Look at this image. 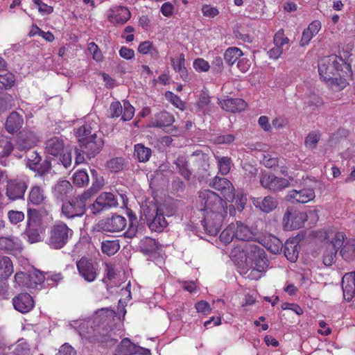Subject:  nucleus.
<instances>
[{"label": "nucleus", "instance_id": "1", "mask_svg": "<svg viewBox=\"0 0 355 355\" xmlns=\"http://www.w3.org/2000/svg\"><path fill=\"white\" fill-rule=\"evenodd\" d=\"M73 234L72 229L63 221L58 220L49 227L46 243L51 249L60 250L69 243Z\"/></svg>", "mask_w": 355, "mask_h": 355}, {"label": "nucleus", "instance_id": "2", "mask_svg": "<svg viewBox=\"0 0 355 355\" xmlns=\"http://www.w3.org/2000/svg\"><path fill=\"white\" fill-rule=\"evenodd\" d=\"M142 214L152 231L161 232L168 225L164 216L163 207L154 202L143 205Z\"/></svg>", "mask_w": 355, "mask_h": 355}, {"label": "nucleus", "instance_id": "3", "mask_svg": "<svg viewBox=\"0 0 355 355\" xmlns=\"http://www.w3.org/2000/svg\"><path fill=\"white\" fill-rule=\"evenodd\" d=\"M197 202L200 210L205 213L211 211H223L227 204L218 194L211 190L200 191L198 193Z\"/></svg>", "mask_w": 355, "mask_h": 355}, {"label": "nucleus", "instance_id": "4", "mask_svg": "<svg viewBox=\"0 0 355 355\" xmlns=\"http://www.w3.org/2000/svg\"><path fill=\"white\" fill-rule=\"evenodd\" d=\"M90 198L83 192L76 196L64 201L62 205V214L67 218L81 217L86 212V203Z\"/></svg>", "mask_w": 355, "mask_h": 355}, {"label": "nucleus", "instance_id": "5", "mask_svg": "<svg viewBox=\"0 0 355 355\" xmlns=\"http://www.w3.org/2000/svg\"><path fill=\"white\" fill-rule=\"evenodd\" d=\"M247 266H256L259 268H267L268 260L263 248L255 243H246L243 249Z\"/></svg>", "mask_w": 355, "mask_h": 355}, {"label": "nucleus", "instance_id": "6", "mask_svg": "<svg viewBox=\"0 0 355 355\" xmlns=\"http://www.w3.org/2000/svg\"><path fill=\"white\" fill-rule=\"evenodd\" d=\"M297 182L293 178L289 177L288 179L277 177L273 174H263L260 178L261 185L266 189L271 192L275 193L281 191L289 186H295L293 183Z\"/></svg>", "mask_w": 355, "mask_h": 355}, {"label": "nucleus", "instance_id": "7", "mask_svg": "<svg viewBox=\"0 0 355 355\" xmlns=\"http://www.w3.org/2000/svg\"><path fill=\"white\" fill-rule=\"evenodd\" d=\"M226 214L223 211H211L204 214L201 223L205 232L210 236H216L220 232Z\"/></svg>", "mask_w": 355, "mask_h": 355}, {"label": "nucleus", "instance_id": "8", "mask_svg": "<svg viewBox=\"0 0 355 355\" xmlns=\"http://www.w3.org/2000/svg\"><path fill=\"white\" fill-rule=\"evenodd\" d=\"M340 68V63L335 55H330L320 60L318 64L319 74L325 82L331 79H335L338 75Z\"/></svg>", "mask_w": 355, "mask_h": 355}, {"label": "nucleus", "instance_id": "9", "mask_svg": "<svg viewBox=\"0 0 355 355\" xmlns=\"http://www.w3.org/2000/svg\"><path fill=\"white\" fill-rule=\"evenodd\" d=\"M306 215L292 207L287 209L283 217V224L286 230H297L302 227L306 220Z\"/></svg>", "mask_w": 355, "mask_h": 355}, {"label": "nucleus", "instance_id": "10", "mask_svg": "<svg viewBox=\"0 0 355 355\" xmlns=\"http://www.w3.org/2000/svg\"><path fill=\"white\" fill-rule=\"evenodd\" d=\"M79 275L88 282H94L98 273V263L86 257H82L76 263Z\"/></svg>", "mask_w": 355, "mask_h": 355}, {"label": "nucleus", "instance_id": "11", "mask_svg": "<svg viewBox=\"0 0 355 355\" xmlns=\"http://www.w3.org/2000/svg\"><path fill=\"white\" fill-rule=\"evenodd\" d=\"M345 238V235L338 232L331 239L323 255V263L325 266H331L335 262L338 250L343 245Z\"/></svg>", "mask_w": 355, "mask_h": 355}, {"label": "nucleus", "instance_id": "12", "mask_svg": "<svg viewBox=\"0 0 355 355\" xmlns=\"http://www.w3.org/2000/svg\"><path fill=\"white\" fill-rule=\"evenodd\" d=\"M126 226V219L119 215H113L111 217L101 220L97 227L99 230L108 232H119Z\"/></svg>", "mask_w": 355, "mask_h": 355}, {"label": "nucleus", "instance_id": "13", "mask_svg": "<svg viewBox=\"0 0 355 355\" xmlns=\"http://www.w3.org/2000/svg\"><path fill=\"white\" fill-rule=\"evenodd\" d=\"M46 152L49 155H71L69 146L65 145L62 139L54 137L46 142Z\"/></svg>", "mask_w": 355, "mask_h": 355}, {"label": "nucleus", "instance_id": "14", "mask_svg": "<svg viewBox=\"0 0 355 355\" xmlns=\"http://www.w3.org/2000/svg\"><path fill=\"white\" fill-rule=\"evenodd\" d=\"M117 205L118 202L114 195L112 193L104 192L102 193L93 203V213L96 214L103 209L116 207Z\"/></svg>", "mask_w": 355, "mask_h": 355}, {"label": "nucleus", "instance_id": "15", "mask_svg": "<svg viewBox=\"0 0 355 355\" xmlns=\"http://www.w3.org/2000/svg\"><path fill=\"white\" fill-rule=\"evenodd\" d=\"M26 189L27 185L23 180H9L6 185V196L11 200L22 198Z\"/></svg>", "mask_w": 355, "mask_h": 355}, {"label": "nucleus", "instance_id": "16", "mask_svg": "<svg viewBox=\"0 0 355 355\" xmlns=\"http://www.w3.org/2000/svg\"><path fill=\"white\" fill-rule=\"evenodd\" d=\"M131 14L128 9L124 6H114L110 8L107 13L108 20L116 24H123L130 18Z\"/></svg>", "mask_w": 355, "mask_h": 355}, {"label": "nucleus", "instance_id": "17", "mask_svg": "<svg viewBox=\"0 0 355 355\" xmlns=\"http://www.w3.org/2000/svg\"><path fill=\"white\" fill-rule=\"evenodd\" d=\"M73 186L69 181L59 180L53 187V195L59 201L64 202L72 194Z\"/></svg>", "mask_w": 355, "mask_h": 355}, {"label": "nucleus", "instance_id": "18", "mask_svg": "<svg viewBox=\"0 0 355 355\" xmlns=\"http://www.w3.org/2000/svg\"><path fill=\"white\" fill-rule=\"evenodd\" d=\"M83 145L87 151L83 150V153L89 155V154H98L104 145V141L101 137H98L95 133L91 135L89 137L83 139Z\"/></svg>", "mask_w": 355, "mask_h": 355}, {"label": "nucleus", "instance_id": "19", "mask_svg": "<svg viewBox=\"0 0 355 355\" xmlns=\"http://www.w3.org/2000/svg\"><path fill=\"white\" fill-rule=\"evenodd\" d=\"M315 197L314 190L310 188L300 190L293 189L290 191L287 195L288 200L299 203H306L313 200Z\"/></svg>", "mask_w": 355, "mask_h": 355}, {"label": "nucleus", "instance_id": "20", "mask_svg": "<svg viewBox=\"0 0 355 355\" xmlns=\"http://www.w3.org/2000/svg\"><path fill=\"white\" fill-rule=\"evenodd\" d=\"M28 159L26 165L33 171L37 172L40 175L47 173L51 167V161L48 157H33Z\"/></svg>", "mask_w": 355, "mask_h": 355}, {"label": "nucleus", "instance_id": "21", "mask_svg": "<svg viewBox=\"0 0 355 355\" xmlns=\"http://www.w3.org/2000/svg\"><path fill=\"white\" fill-rule=\"evenodd\" d=\"M14 307L21 313H27L34 306V302L32 297L28 293H21L13 298Z\"/></svg>", "mask_w": 355, "mask_h": 355}, {"label": "nucleus", "instance_id": "22", "mask_svg": "<svg viewBox=\"0 0 355 355\" xmlns=\"http://www.w3.org/2000/svg\"><path fill=\"white\" fill-rule=\"evenodd\" d=\"M344 298L349 302L355 293V271L345 274L342 279Z\"/></svg>", "mask_w": 355, "mask_h": 355}, {"label": "nucleus", "instance_id": "23", "mask_svg": "<svg viewBox=\"0 0 355 355\" xmlns=\"http://www.w3.org/2000/svg\"><path fill=\"white\" fill-rule=\"evenodd\" d=\"M38 141L36 135L31 130H22L17 135V144L20 150L31 148Z\"/></svg>", "mask_w": 355, "mask_h": 355}, {"label": "nucleus", "instance_id": "24", "mask_svg": "<svg viewBox=\"0 0 355 355\" xmlns=\"http://www.w3.org/2000/svg\"><path fill=\"white\" fill-rule=\"evenodd\" d=\"M252 203L257 208L266 213L273 211L278 205L277 199L271 196H267L263 198H253Z\"/></svg>", "mask_w": 355, "mask_h": 355}, {"label": "nucleus", "instance_id": "25", "mask_svg": "<svg viewBox=\"0 0 355 355\" xmlns=\"http://www.w3.org/2000/svg\"><path fill=\"white\" fill-rule=\"evenodd\" d=\"M211 186L214 189L223 192V196L227 200L234 197L232 195L233 186L227 178L216 176L211 183Z\"/></svg>", "mask_w": 355, "mask_h": 355}, {"label": "nucleus", "instance_id": "26", "mask_svg": "<svg viewBox=\"0 0 355 355\" xmlns=\"http://www.w3.org/2000/svg\"><path fill=\"white\" fill-rule=\"evenodd\" d=\"M24 124L23 116L13 111L7 117L5 128L10 134H14L21 129Z\"/></svg>", "mask_w": 355, "mask_h": 355}, {"label": "nucleus", "instance_id": "27", "mask_svg": "<svg viewBox=\"0 0 355 355\" xmlns=\"http://www.w3.org/2000/svg\"><path fill=\"white\" fill-rule=\"evenodd\" d=\"M45 215H47V211L45 210L28 208L26 226L44 227L43 218Z\"/></svg>", "mask_w": 355, "mask_h": 355}, {"label": "nucleus", "instance_id": "28", "mask_svg": "<svg viewBox=\"0 0 355 355\" xmlns=\"http://www.w3.org/2000/svg\"><path fill=\"white\" fill-rule=\"evenodd\" d=\"M221 107L230 112H236L244 110L247 103L241 98H227L220 101Z\"/></svg>", "mask_w": 355, "mask_h": 355}, {"label": "nucleus", "instance_id": "29", "mask_svg": "<svg viewBox=\"0 0 355 355\" xmlns=\"http://www.w3.org/2000/svg\"><path fill=\"white\" fill-rule=\"evenodd\" d=\"M299 248L297 239L294 238L288 239L284 246V253L286 259L291 262H295L298 258Z\"/></svg>", "mask_w": 355, "mask_h": 355}, {"label": "nucleus", "instance_id": "30", "mask_svg": "<svg viewBox=\"0 0 355 355\" xmlns=\"http://www.w3.org/2000/svg\"><path fill=\"white\" fill-rule=\"evenodd\" d=\"M234 225V238L241 240L249 241L253 238V234L250 228L244 225L241 221H237L236 223H232Z\"/></svg>", "mask_w": 355, "mask_h": 355}, {"label": "nucleus", "instance_id": "31", "mask_svg": "<svg viewBox=\"0 0 355 355\" xmlns=\"http://www.w3.org/2000/svg\"><path fill=\"white\" fill-rule=\"evenodd\" d=\"M21 242L14 236L0 237V249L7 252H14L20 250Z\"/></svg>", "mask_w": 355, "mask_h": 355}, {"label": "nucleus", "instance_id": "32", "mask_svg": "<svg viewBox=\"0 0 355 355\" xmlns=\"http://www.w3.org/2000/svg\"><path fill=\"white\" fill-rule=\"evenodd\" d=\"M44 227L26 226L25 234L30 243H35L42 241Z\"/></svg>", "mask_w": 355, "mask_h": 355}, {"label": "nucleus", "instance_id": "33", "mask_svg": "<svg viewBox=\"0 0 355 355\" xmlns=\"http://www.w3.org/2000/svg\"><path fill=\"white\" fill-rule=\"evenodd\" d=\"M263 246L272 254H277L283 249L282 242L276 236L269 235L263 239Z\"/></svg>", "mask_w": 355, "mask_h": 355}, {"label": "nucleus", "instance_id": "34", "mask_svg": "<svg viewBox=\"0 0 355 355\" xmlns=\"http://www.w3.org/2000/svg\"><path fill=\"white\" fill-rule=\"evenodd\" d=\"M141 252L146 255H151L158 250V243L153 239L146 237L139 243Z\"/></svg>", "mask_w": 355, "mask_h": 355}, {"label": "nucleus", "instance_id": "35", "mask_svg": "<svg viewBox=\"0 0 355 355\" xmlns=\"http://www.w3.org/2000/svg\"><path fill=\"white\" fill-rule=\"evenodd\" d=\"M13 272L12 263L8 257H0V281L6 280Z\"/></svg>", "mask_w": 355, "mask_h": 355}, {"label": "nucleus", "instance_id": "36", "mask_svg": "<svg viewBox=\"0 0 355 355\" xmlns=\"http://www.w3.org/2000/svg\"><path fill=\"white\" fill-rule=\"evenodd\" d=\"M92 178L94 179L92 187L87 190L85 191L84 193L91 198L94 194H96L104 185V179L102 176H99L96 170L93 169L91 171Z\"/></svg>", "mask_w": 355, "mask_h": 355}, {"label": "nucleus", "instance_id": "37", "mask_svg": "<svg viewBox=\"0 0 355 355\" xmlns=\"http://www.w3.org/2000/svg\"><path fill=\"white\" fill-rule=\"evenodd\" d=\"M135 344L132 343L128 338H123L115 350L116 355H133L135 354Z\"/></svg>", "mask_w": 355, "mask_h": 355}, {"label": "nucleus", "instance_id": "38", "mask_svg": "<svg viewBox=\"0 0 355 355\" xmlns=\"http://www.w3.org/2000/svg\"><path fill=\"white\" fill-rule=\"evenodd\" d=\"M175 121L172 114L167 112H162L157 114L156 120L152 123V127H165L169 126Z\"/></svg>", "mask_w": 355, "mask_h": 355}, {"label": "nucleus", "instance_id": "39", "mask_svg": "<svg viewBox=\"0 0 355 355\" xmlns=\"http://www.w3.org/2000/svg\"><path fill=\"white\" fill-rule=\"evenodd\" d=\"M45 199L44 190L38 186H34L31 189L28 197V202L35 205H41Z\"/></svg>", "mask_w": 355, "mask_h": 355}, {"label": "nucleus", "instance_id": "40", "mask_svg": "<svg viewBox=\"0 0 355 355\" xmlns=\"http://www.w3.org/2000/svg\"><path fill=\"white\" fill-rule=\"evenodd\" d=\"M171 62H173L174 70L180 73L182 80H187L189 74L184 65L185 58L184 54H180L176 61L174 58H171Z\"/></svg>", "mask_w": 355, "mask_h": 355}, {"label": "nucleus", "instance_id": "41", "mask_svg": "<svg viewBox=\"0 0 355 355\" xmlns=\"http://www.w3.org/2000/svg\"><path fill=\"white\" fill-rule=\"evenodd\" d=\"M243 55L241 50L237 47L228 48L224 54L225 62L231 66Z\"/></svg>", "mask_w": 355, "mask_h": 355}, {"label": "nucleus", "instance_id": "42", "mask_svg": "<svg viewBox=\"0 0 355 355\" xmlns=\"http://www.w3.org/2000/svg\"><path fill=\"white\" fill-rule=\"evenodd\" d=\"M340 254L346 261L355 259V242H347L340 247Z\"/></svg>", "mask_w": 355, "mask_h": 355}, {"label": "nucleus", "instance_id": "43", "mask_svg": "<svg viewBox=\"0 0 355 355\" xmlns=\"http://www.w3.org/2000/svg\"><path fill=\"white\" fill-rule=\"evenodd\" d=\"M120 249V245L118 240L105 241L101 243L102 252L108 255H114Z\"/></svg>", "mask_w": 355, "mask_h": 355}, {"label": "nucleus", "instance_id": "44", "mask_svg": "<svg viewBox=\"0 0 355 355\" xmlns=\"http://www.w3.org/2000/svg\"><path fill=\"white\" fill-rule=\"evenodd\" d=\"M261 162L267 168L277 170L284 165V159H279L278 157H263Z\"/></svg>", "mask_w": 355, "mask_h": 355}, {"label": "nucleus", "instance_id": "45", "mask_svg": "<svg viewBox=\"0 0 355 355\" xmlns=\"http://www.w3.org/2000/svg\"><path fill=\"white\" fill-rule=\"evenodd\" d=\"M175 164L181 175L184 176V178L189 179L191 172L189 168L186 157H178L177 159L175 161Z\"/></svg>", "mask_w": 355, "mask_h": 355}, {"label": "nucleus", "instance_id": "46", "mask_svg": "<svg viewBox=\"0 0 355 355\" xmlns=\"http://www.w3.org/2000/svg\"><path fill=\"white\" fill-rule=\"evenodd\" d=\"M89 181V175L85 171H78L73 175V182L79 187L87 185Z\"/></svg>", "mask_w": 355, "mask_h": 355}, {"label": "nucleus", "instance_id": "47", "mask_svg": "<svg viewBox=\"0 0 355 355\" xmlns=\"http://www.w3.org/2000/svg\"><path fill=\"white\" fill-rule=\"evenodd\" d=\"M14 106V99L8 93L0 94V113L4 112Z\"/></svg>", "mask_w": 355, "mask_h": 355}, {"label": "nucleus", "instance_id": "48", "mask_svg": "<svg viewBox=\"0 0 355 355\" xmlns=\"http://www.w3.org/2000/svg\"><path fill=\"white\" fill-rule=\"evenodd\" d=\"M12 354L14 355H31V351L26 342L19 340L15 345Z\"/></svg>", "mask_w": 355, "mask_h": 355}, {"label": "nucleus", "instance_id": "49", "mask_svg": "<svg viewBox=\"0 0 355 355\" xmlns=\"http://www.w3.org/2000/svg\"><path fill=\"white\" fill-rule=\"evenodd\" d=\"M125 160L123 157H115L107 162V167L112 172H118L123 168Z\"/></svg>", "mask_w": 355, "mask_h": 355}, {"label": "nucleus", "instance_id": "50", "mask_svg": "<svg viewBox=\"0 0 355 355\" xmlns=\"http://www.w3.org/2000/svg\"><path fill=\"white\" fill-rule=\"evenodd\" d=\"M15 83V78L12 73L6 71L0 73V88H10Z\"/></svg>", "mask_w": 355, "mask_h": 355}, {"label": "nucleus", "instance_id": "51", "mask_svg": "<svg viewBox=\"0 0 355 355\" xmlns=\"http://www.w3.org/2000/svg\"><path fill=\"white\" fill-rule=\"evenodd\" d=\"M327 83L331 89L335 91H340L346 87L347 85L346 80L342 78L339 73L335 76V79H331Z\"/></svg>", "mask_w": 355, "mask_h": 355}, {"label": "nucleus", "instance_id": "52", "mask_svg": "<svg viewBox=\"0 0 355 355\" xmlns=\"http://www.w3.org/2000/svg\"><path fill=\"white\" fill-rule=\"evenodd\" d=\"M218 165L219 171L222 175L227 174L230 172L232 166V161L230 157H221V158L218 160Z\"/></svg>", "mask_w": 355, "mask_h": 355}, {"label": "nucleus", "instance_id": "53", "mask_svg": "<svg viewBox=\"0 0 355 355\" xmlns=\"http://www.w3.org/2000/svg\"><path fill=\"white\" fill-rule=\"evenodd\" d=\"M320 139V133L319 132H311L305 139V145L307 148L313 149Z\"/></svg>", "mask_w": 355, "mask_h": 355}, {"label": "nucleus", "instance_id": "54", "mask_svg": "<svg viewBox=\"0 0 355 355\" xmlns=\"http://www.w3.org/2000/svg\"><path fill=\"white\" fill-rule=\"evenodd\" d=\"M305 104L312 107L313 110L323 104L322 99L315 94H310L305 101Z\"/></svg>", "mask_w": 355, "mask_h": 355}, {"label": "nucleus", "instance_id": "55", "mask_svg": "<svg viewBox=\"0 0 355 355\" xmlns=\"http://www.w3.org/2000/svg\"><path fill=\"white\" fill-rule=\"evenodd\" d=\"M249 268L245 271V275L247 277L251 279H259L262 273L265 271L266 268H259L258 266H249Z\"/></svg>", "mask_w": 355, "mask_h": 355}, {"label": "nucleus", "instance_id": "56", "mask_svg": "<svg viewBox=\"0 0 355 355\" xmlns=\"http://www.w3.org/2000/svg\"><path fill=\"white\" fill-rule=\"evenodd\" d=\"M233 230H234V225L230 224L227 227V228H226L220 234V240L225 243H230L234 238Z\"/></svg>", "mask_w": 355, "mask_h": 355}, {"label": "nucleus", "instance_id": "57", "mask_svg": "<svg viewBox=\"0 0 355 355\" xmlns=\"http://www.w3.org/2000/svg\"><path fill=\"white\" fill-rule=\"evenodd\" d=\"M123 111L121 114V119L124 121L130 120L134 116L135 109L129 102H124Z\"/></svg>", "mask_w": 355, "mask_h": 355}, {"label": "nucleus", "instance_id": "58", "mask_svg": "<svg viewBox=\"0 0 355 355\" xmlns=\"http://www.w3.org/2000/svg\"><path fill=\"white\" fill-rule=\"evenodd\" d=\"M89 135H92V128L88 124L80 127L76 131V136L79 138V141L81 143L83 138L89 137Z\"/></svg>", "mask_w": 355, "mask_h": 355}, {"label": "nucleus", "instance_id": "59", "mask_svg": "<svg viewBox=\"0 0 355 355\" xmlns=\"http://www.w3.org/2000/svg\"><path fill=\"white\" fill-rule=\"evenodd\" d=\"M8 216L10 221L12 224H17L24 219V214L22 211H9L8 213Z\"/></svg>", "mask_w": 355, "mask_h": 355}, {"label": "nucleus", "instance_id": "60", "mask_svg": "<svg viewBox=\"0 0 355 355\" xmlns=\"http://www.w3.org/2000/svg\"><path fill=\"white\" fill-rule=\"evenodd\" d=\"M123 107L120 102L115 101L111 103L110 112L112 118L119 117L122 114Z\"/></svg>", "mask_w": 355, "mask_h": 355}, {"label": "nucleus", "instance_id": "61", "mask_svg": "<svg viewBox=\"0 0 355 355\" xmlns=\"http://www.w3.org/2000/svg\"><path fill=\"white\" fill-rule=\"evenodd\" d=\"M193 67L198 71H207L209 69V64L204 59L197 58L193 62Z\"/></svg>", "mask_w": 355, "mask_h": 355}, {"label": "nucleus", "instance_id": "62", "mask_svg": "<svg viewBox=\"0 0 355 355\" xmlns=\"http://www.w3.org/2000/svg\"><path fill=\"white\" fill-rule=\"evenodd\" d=\"M289 42L288 37H284L283 31H278L274 36L275 45L280 48H283V46L287 44Z\"/></svg>", "mask_w": 355, "mask_h": 355}, {"label": "nucleus", "instance_id": "63", "mask_svg": "<svg viewBox=\"0 0 355 355\" xmlns=\"http://www.w3.org/2000/svg\"><path fill=\"white\" fill-rule=\"evenodd\" d=\"M151 149L146 147L144 144H137L135 146L134 155H151Z\"/></svg>", "mask_w": 355, "mask_h": 355}, {"label": "nucleus", "instance_id": "64", "mask_svg": "<svg viewBox=\"0 0 355 355\" xmlns=\"http://www.w3.org/2000/svg\"><path fill=\"white\" fill-rule=\"evenodd\" d=\"M56 355H76V351L68 343L63 344Z\"/></svg>", "mask_w": 355, "mask_h": 355}]
</instances>
